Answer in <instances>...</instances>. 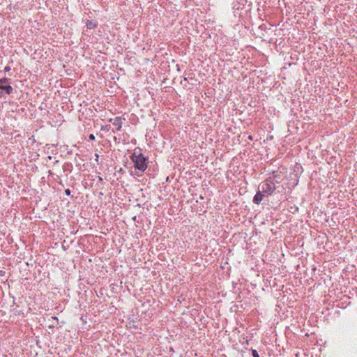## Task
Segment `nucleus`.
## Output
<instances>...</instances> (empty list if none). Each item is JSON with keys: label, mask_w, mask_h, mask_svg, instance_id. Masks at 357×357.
I'll return each instance as SVG.
<instances>
[{"label": "nucleus", "mask_w": 357, "mask_h": 357, "mask_svg": "<svg viewBox=\"0 0 357 357\" xmlns=\"http://www.w3.org/2000/svg\"><path fill=\"white\" fill-rule=\"evenodd\" d=\"M130 160L134 164V167L142 172H144L147 168L148 157L142 153L140 149H135L130 156Z\"/></svg>", "instance_id": "nucleus-1"}, {"label": "nucleus", "mask_w": 357, "mask_h": 357, "mask_svg": "<svg viewBox=\"0 0 357 357\" xmlns=\"http://www.w3.org/2000/svg\"><path fill=\"white\" fill-rule=\"evenodd\" d=\"M275 185L271 179H266L259 185V189L266 195H271L275 190Z\"/></svg>", "instance_id": "nucleus-2"}, {"label": "nucleus", "mask_w": 357, "mask_h": 357, "mask_svg": "<svg viewBox=\"0 0 357 357\" xmlns=\"http://www.w3.org/2000/svg\"><path fill=\"white\" fill-rule=\"evenodd\" d=\"M0 89L5 91V93L8 95L12 93L13 89L9 84V79L6 77L0 79Z\"/></svg>", "instance_id": "nucleus-3"}, {"label": "nucleus", "mask_w": 357, "mask_h": 357, "mask_svg": "<svg viewBox=\"0 0 357 357\" xmlns=\"http://www.w3.org/2000/svg\"><path fill=\"white\" fill-rule=\"evenodd\" d=\"M264 197L266 195L261 190H258L253 197V202L255 204H259Z\"/></svg>", "instance_id": "nucleus-4"}, {"label": "nucleus", "mask_w": 357, "mask_h": 357, "mask_svg": "<svg viewBox=\"0 0 357 357\" xmlns=\"http://www.w3.org/2000/svg\"><path fill=\"white\" fill-rule=\"evenodd\" d=\"M267 179H271L274 183H280L281 182L280 176L277 172H273L272 176Z\"/></svg>", "instance_id": "nucleus-5"}, {"label": "nucleus", "mask_w": 357, "mask_h": 357, "mask_svg": "<svg viewBox=\"0 0 357 357\" xmlns=\"http://www.w3.org/2000/svg\"><path fill=\"white\" fill-rule=\"evenodd\" d=\"M113 124L116 126V130L119 131L122 127V118L117 116L114 119Z\"/></svg>", "instance_id": "nucleus-6"}, {"label": "nucleus", "mask_w": 357, "mask_h": 357, "mask_svg": "<svg viewBox=\"0 0 357 357\" xmlns=\"http://www.w3.org/2000/svg\"><path fill=\"white\" fill-rule=\"evenodd\" d=\"M86 26L88 29H91L96 28L97 26V24L91 20H87L86 22Z\"/></svg>", "instance_id": "nucleus-7"}, {"label": "nucleus", "mask_w": 357, "mask_h": 357, "mask_svg": "<svg viewBox=\"0 0 357 357\" xmlns=\"http://www.w3.org/2000/svg\"><path fill=\"white\" fill-rule=\"evenodd\" d=\"M252 355L253 357H259V355L257 350L252 349Z\"/></svg>", "instance_id": "nucleus-8"}, {"label": "nucleus", "mask_w": 357, "mask_h": 357, "mask_svg": "<svg viewBox=\"0 0 357 357\" xmlns=\"http://www.w3.org/2000/svg\"><path fill=\"white\" fill-rule=\"evenodd\" d=\"M89 140H91V141L95 140V136H94V135H93V134H90V135H89Z\"/></svg>", "instance_id": "nucleus-9"}, {"label": "nucleus", "mask_w": 357, "mask_h": 357, "mask_svg": "<svg viewBox=\"0 0 357 357\" xmlns=\"http://www.w3.org/2000/svg\"><path fill=\"white\" fill-rule=\"evenodd\" d=\"M65 194H66V195H67V196H70V194H71V191H70V189H66V190H65Z\"/></svg>", "instance_id": "nucleus-10"}, {"label": "nucleus", "mask_w": 357, "mask_h": 357, "mask_svg": "<svg viewBox=\"0 0 357 357\" xmlns=\"http://www.w3.org/2000/svg\"><path fill=\"white\" fill-rule=\"evenodd\" d=\"M10 70V66H6L5 68H4V71L5 72H8Z\"/></svg>", "instance_id": "nucleus-11"}, {"label": "nucleus", "mask_w": 357, "mask_h": 357, "mask_svg": "<svg viewBox=\"0 0 357 357\" xmlns=\"http://www.w3.org/2000/svg\"><path fill=\"white\" fill-rule=\"evenodd\" d=\"M248 139H249L250 140H252V135H249V136H248Z\"/></svg>", "instance_id": "nucleus-12"}, {"label": "nucleus", "mask_w": 357, "mask_h": 357, "mask_svg": "<svg viewBox=\"0 0 357 357\" xmlns=\"http://www.w3.org/2000/svg\"><path fill=\"white\" fill-rule=\"evenodd\" d=\"M95 155H96V160H98V158H99L98 154H96Z\"/></svg>", "instance_id": "nucleus-13"}, {"label": "nucleus", "mask_w": 357, "mask_h": 357, "mask_svg": "<svg viewBox=\"0 0 357 357\" xmlns=\"http://www.w3.org/2000/svg\"><path fill=\"white\" fill-rule=\"evenodd\" d=\"M114 140L115 142H116V141H117V138H116V137H114Z\"/></svg>", "instance_id": "nucleus-14"}, {"label": "nucleus", "mask_w": 357, "mask_h": 357, "mask_svg": "<svg viewBox=\"0 0 357 357\" xmlns=\"http://www.w3.org/2000/svg\"><path fill=\"white\" fill-rule=\"evenodd\" d=\"M59 184L61 185L63 187L64 186V185L62 183V182H59Z\"/></svg>", "instance_id": "nucleus-15"}, {"label": "nucleus", "mask_w": 357, "mask_h": 357, "mask_svg": "<svg viewBox=\"0 0 357 357\" xmlns=\"http://www.w3.org/2000/svg\"><path fill=\"white\" fill-rule=\"evenodd\" d=\"M102 178L99 176V181H102Z\"/></svg>", "instance_id": "nucleus-16"}]
</instances>
